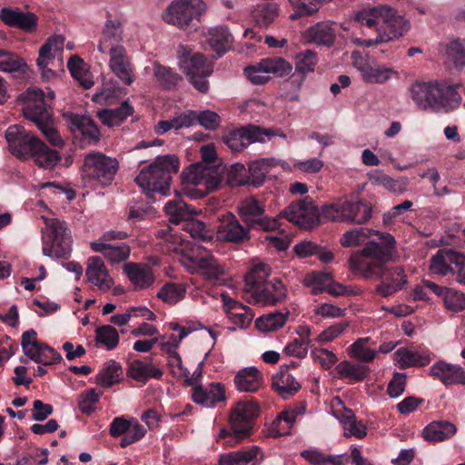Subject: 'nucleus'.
<instances>
[{
    "label": "nucleus",
    "mask_w": 465,
    "mask_h": 465,
    "mask_svg": "<svg viewBox=\"0 0 465 465\" xmlns=\"http://www.w3.org/2000/svg\"><path fill=\"white\" fill-rule=\"evenodd\" d=\"M185 114L190 117L191 124L190 127L199 124L208 130H215L220 124V116L213 111H193L186 110Z\"/></svg>",
    "instance_id": "obj_53"
},
{
    "label": "nucleus",
    "mask_w": 465,
    "mask_h": 465,
    "mask_svg": "<svg viewBox=\"0 0 465 465\" xmlns=\"http://www.w3.org/2000/svg\"><path fill=\"white\" fill-rule=\"evenodd\" d=\"M304 39L320 46L331 47L336 39V32L333 24L320 22L309 27L304 32Z\"/></svg>",
    "instance_id": "obj_30"
},
{
    "label": "nucleus",
    "mask_w": 465,
    "mask_h": 465,
    "mask_svg": "<svg viewBox=\"0 0 465 465\" xmlns=\"http://www.w3.org/2000/svg\"><path fill=\"white\" fill-rule=\"evenodd\" d=\"M11 152L20 159L33 158L41 168H53L60 161L57 151L49 148L37 136L18 125L9 126L5 133Z\"/></svg>",
    "instance_id": "obj_5"
},
{
    "label": "nucleus",
    "mask_w": 465,
    "mask_h": 465,
    "mask_svg": "<svg viewBox=\"0 0 465 465\" xmlns=\"http://www.w3.org/2000/svg\"><path fill=\"white\" fill-rule=\"evenodd\" d=\"M465 262V255L462 252L452 249H440L431 258L430 271L433 274L441 276L451 273L456 274L457 267Z\"/></svg>",
    "instance_id": "obj_20"
},
{
    "label": "nucleus",
    "mask_w": 465,
    "mask_h": 465,
    "mask_svg": "<svg viewBox=\"0 0 465 465\" xmlns=\"http://www.w3.org/2000/svg\"><path fill=\"white\" fill-rule=\"evenodd\" d=\"M232 40V35L227 27L220 26L210 30L207 41L217 57H220L229 50Z\"/></svg>",
    "instance_id": "obj_49"
},
{
    "label": "nucleus",
    "mask_w": 465,
    "mask_h": 465,
    "mask_svg": "<svg viewBox=\"0 0 465 465\" xmlns=\"http://www.w3.org/2000/svg\"><path fill=\"white\" fill-rule=\"evenodd\" d=\"M252 229L247 225L241 224L239 220L231 213L223 216V220L218 228V235L223 241L242 243L251 238L250 231Z\"/></svg>",
    "instance_id": "obj_21"
},
{
    "label": "nucleus",
    "mask_w": 465,
    "mask_h": 465,
    "mask_svg": "<svg viewBox=\"0 0 465 465\" xmlns=\"http://www.w3.org/2000/svg\"><path fill=\"white\" fill-rule=\"evenodd\" d=\"M84 60L79 56H71L67 62V68L73 78L79 81L84 89H90L94 82L84 77Z\"/></svg>",
    "instance_id": "obj_63"
},
{
    "label": "nucleus",
    "mask_w": 465,
    "mask_h": 465,
    "mask_svg": "<svg viewBox=\"0 0 465 465\" xmlns=\"http://www.w3.org/2000/svg\"><path fill=\"white\" fill-rule=\"evenodd\" d=\"M205 8L203 0H173L163 14V18L168 24L184 28L193 18L200 16Z\"/></svg>",
    "instance_id": "obj_14"
},
{
    "label": "nucleus",
    "mask_w": 465,
    "mask_h": 465,
    "mask_svg": "<svg viewBox=\"0 0 465 465\" xmlns=\"http://www.w3.org/2000/svg\"><path fill=\"white\" fill-rule=\"evenodd\" d=\"M332 415L339 420L344 430V436H354L362 439L366 436V426L356 420L355 414L350 409H347L343 401L336 397L332 400Z\"/></svg>",
    "instance_id": "obj_19"
},
{
    "label": "nucleus",
    "mask_w": 465,
    "mask_h": 465,
    "mask_svg": "<svg viewBox=\"0 0 465 465\" xmlns=\"http://www.w3.org/2000/svg\"><path fill=\"white\" fill-rule=\"evenodd\" d=\"M448 59L451 61L456 68L465 65V38L451 41L446 49Z\"/></svg>",
    "instance_id": "obj_61"
},
{
    "label": "nucleus",
    "mask_w": 465,
    "mask_h": 465,
    "mask_svg": "<svg viewBox=\"0 0 465 465\" xmlns=\"http://www.w3.org/2000/svg\"><path fill=\"white\" fill-rule=\"evenodd\" d=\"M429 375L440 381L446 387L465 385V369L458 364L439 361L430 367Z\"/></svg>",
    "instance_id": "obj_22"
},
{
    "label": "nucleus",
    "mask_w": 465,
    "mask_h": 465,
    "mask_svg": "<svg viewBox=\"0 0 465 465\" xmlns=\"http://www.w3.org/2000/svg\"><path fill=\"white\" fill-rule=\"evenodd\" d=\"M272 386L285 400L293 396L301 389V384L289 372L287 368L280 370L272 377Z\"/></svg>",
    "instance_id": "obj_35"
},
{
    "label": "nucleus",
    "mask_w": 465,
    "mask_h": 465,
    "mask_svg": "<svg viewBox=\"0 0 465 465\" xmlns=\"http://www.w3.org/2000/svg\"><path fill=\"white\" fill-rule=\"evenodd\" d=\"M372 234L379 237L380 242H368L360 252L350 258L352 270L361 273L364 278L380 273L383 264L392 259L396 244L394 237L390 233L359 227L346 231L340 240L343 247H351L363 243Z\"/></svg>",
    "instance_id": "obj_2"
},
{
    "label": "nucleus",
    "mask_w": 465,
    "mask_h": 465,
    "mask_svg": "<svg viewBox=\"0 0 465 465\" xmlns=\"http://www.w3.org/2000/svg\"><path fill=\"white\" fill-rule=\"evenodd\" d=\"M201 153L203 163H193L183 173L184 183L201 187L187 189L186 194L192 199L203 198L208 193L216 190L223 181L219 167L214 165L217 159L214 146L203 145Z\"/></svg>",
    "instance_id": "obj_6"
},
{
    "label": "nucleus",
    "mask_w": 465,
    "mask_h": 465,
    "mask_svg": "<svg viewBox=\"0 0 465 465\" xmlns=\"http://www.w3.org/2000/svg\"><path fill=\"white\" fill-rule=\"evenodd\" d=\"M457 431L456 426L447 420L432 421L422 430L423 438L430 442L443 441L451 438Z\"/></svg>",
    "instance_id": "obj_38"
},
{
    "label": "nucleus",
    "mask_w": 465,
    "mask_h": 465,
    "mask_svg": "<svg viewBox=\"0 0 465 465\" xmlns=\"http://www.w3.org/2000/svg\"><path fill=\"white\" fill-rule=\"evenodd\" d=\"M85 274L88 282L97 286L100 291H109L114 285L113 278L99 256L88 258Z\"/></svg>",
    "instance_id": "obj_25"
},
{
    "label": "nucleus",
    "mask_w": 465,
    "mask_h": 465,
    "mask_svg": "<svg viewBox=\"0 0 465 465\" xmlns=\"http://www.w3.org/2000/svg\"><path fill=\"white\" fill-rule=\"evenodd\" d=\"M109 67L124 85H131L135 80L134 66L124 46H111Z\"/></svg>",
    "instance_id": "obj_18"
},
{
    "label": "nucleus",
    "mask_w": 465,
    "mask_h": 465,
    "mask_svg": "<svg viewBox=\"0 0 465 465\" xmlns=\"http://www.w3.org/2000/svg\"><path fill=\"white\" fill-rule=\"evenodd\" d=\"M273 165L274 159L272 158H263L252 162L247 170L249 184L255 187L261 186L265 180L266 173Z\"/></svg>",
    "instance_id": "obj_50"
},
{
    "label": "nucleus",
    "mask_w": 465,
    "mask_h": 465,
    "mask_svg": "<svg viewBox=\"0 0 465 465\" xmlns=\"http://www.w3.org/2000/svg\"><path fill=\"white\" fill-rule=\"evenodd\" d=\"M26 64L17 54L0 49V71L5 73L23 72Z\"/></svg>",
    "instance_id": "obj_57"
},
{
    "label": "nucleus",
    "mask_w": 465,
    "mask_h": 465,
    "mask_svg": "<svg viewBox=\"0 0 465 465\" xmlns=\"http://www.w3.org/2000/svg\"><path fill=\"white\" fill-rule=\"evenodd\" d=\"M289 313V311L284 309L262 315L255 321V326L263 332L277 331L285 324Z\"/></svg>",
    "instance_id": "obj_48"
},
{
    "label": "nucleus",
    "mask_w": 465,
    "mask_h": 465,
    "mask_svg": "<svg viewBox=\"0 0 465 465\" xmlns=\"http://www.w3.org/2000/svg\"><path fill=\"white\" fill-rule=\"evenodd\" d=\"M191 123L192 122L190 117L185 114V112H183L170 120L160 121L155 126V133L161 135L167 133L173 128L175 130L183 127L188 128L190 127Z\"/></svg>",
    "instance_id": "obj_62"
},
{
    "label": "nucleus",
    "mask_w": 465,
    "mask_h": 465,
    "mask_svg": "<svg viewBox=\"0 0 465 465\" xmlns=\"http://www.w3.org/2000/svg\"><path fill=\"white\" fill-rule=\"evenodd\" d=\"M134 111V107L128 101H124L117 108L102 111L99 117L103 124L107 126H119L128 116L133 114Z\"/></svg>",
    "instance_id": "obj_47"
},
{
    "label": "nucleus",
    "mask_w": 465,
    "mask_h": 465,
    "mask_svg": "<svg viewBox=\"0 0 465 465\" xmlns=\"http://www.w3.org/2000/svg\"><path fill=\"white\" fill-rule=\"evenodd\" d=\"M260 69L266 74H272L277 77L289 75L292 70V64L282 57H268L259 63Z\"/></svg>",
    "instance_id": "obj_51"
},
{
    "label": "nucleus",
    "mask_w": 465,
    "mask_h": 465,
    "mask_svg": "<svg viewBox=\"0 0 465 465\" xmlns=\"http://www.w3.org/2000/svg\"><path fill=\"white\" fill-rule=\"evenodd\" d=\"M91 249L102 253L111 265L128 262L131 255V247L125 242L107 243L102 242H91Z\"/></svg>",
    "instance_id": "obj_28"
},
{
    "label": "nucleus",
    "mask_w": 465,
    "mask_h": 465,
    "mask_svg": "<svg viewBox=\"0 0 465 465\" xmlns=\"http://www.w3.org/2000/svg\"><path fill=\"white\" fill-rule=\"evenodd\" d=\"M303 283L312 291H349L340 283L336 282L331 274L322 272H313L305 276Z\"/></svg>",
    "instance_id": "obj_37"
},
{
    "label": "nucleus",
    "mask_w": 465,
    "mask_h": 465,
    "mask_svg": "<svg viewBox=\"0 0 465 465\" xmlns=\"http://www.w3.org/2000/svg\"><path fill=\"white\" fill-rule=\"evenodd\" d=\"M118 168L116 159L102 153H91L84 157L82 171L84 177L107 185L114 180Z\"/></svg>",
    "instance_id": "obj_13"
},
{
    "label": "nucleus",
    "mask_w": 465,
    "mask_h": 465,
    "mask_svg": "<svg viewBox=\"0 0 465 465\" xmlns=\"http://www.w3.org/2000/svg\"><path fill=\"white\" fill-rule=\"evenodd\" d=\"M322 214L331 222L363 224L371 219L372 206L365 200H339L323 204Z\"/></svg>",
    "instance_id": "obj_9"
},
{
    "label": "nucleus",
    "mask_w": 465,
    "mask_h": 465,
    "mask_svg": "<svg viewBox=\"0 0 465 465\" xmlns=\"http://www.w3.org/2000/svg\"><path fill=\"white\" fill-rule=\"evenodd\" d=\"M123 272L134 286L140 289L150 288L155 281L153 268L144 262H125Z\"/></svg>",
    "instance_id": "obj_23"
},
{
    "label": "nucleus",
    "mask_w": 465,
    "mask_h": 465,
    "mask_svg": "<svg viewBox=\"0 0 465 465\" xmlns=\"http://www.w3.org/2000/svg\"><path fill=\"white\" fill-rule=\"evenodd\" d=\"M430 361L428 351H413L401 347L394 352L395 364L401 369L426 366Z\"/></svg>",
    "instance_id": "obj_32"
},
{
    "label": "nucleus",
    "mask_w": 465,
    "mask_h": 465,
    "mask_svg": "<svg viewBox=\"0 0 465 465\" xmlns=\"http://www.w3.org/2000/svg\"><path fill=\"white\" fill-rule=\"evenodd\" d=\"M71 231L64 222L50 219L42 231L43 254L67 260L72 252Z\"/></svg>",
    "instance_id": "obj_10"
},
{
    "label": "nucleus",
    "mask_w": 465,
    "mask_h": 465,
    "mask_svg": "<svg viewBox=\"0 0 465 465\" xmlns=\"http://www.w3.org/2000/svg\"><path fill=\"white\" fill-rule=\"evenodd\" d=\"M179 168L180 162L175 155L159 156L153 163L141 170L135 183L150 199L154 193L166 195L170 190L172 175L177 173Z\"/></svg>",
    "instance_id": "obj_7"
},
{
    "label": "nucleus",
    "mask_w": 465,
    "mask_h": 465,
    "mask_svg": "<svg viewBox=\"0 0 465 465\" xmlns=\"http://www.w3.org/2000/svg\"><path fill=\"white\" fill-rule=\"evenodd\" d=\"M153 76L158 85L164 90H173L177 88L183 77L169 66L159 63L153 64Z\"/></svg>",
    "instance_id": "obj_45"
},
{
    "label": "nucleus",
    "mask_w": 465,
    "mask_h": 465,
    "mask_svg": "<svg viewBox=\"0 0 465 465\" xmlns=\"http://www.w3.org/2000/svg\"><path fill=\"white\" fill-rule=\"evenodd\" d=\"M24 115L26 119L35 124L52 145L63 146V139L53 125L52 113L49 112L43 103L25 105Z\"/></svg>",
    "instance_id": "obj_16"
},
{
    "label": "nucleus",
    "mask_w": 465,
    "mask_h": 465,
    "mask_svg": "<svg viewBox=\"0 0 465 465\" xmlns=\"http://www.w3.org/2000/svg\"><path fill=\"white\" fill-rule=\"evenodd\" d=\"M192 399L196 404L213 408L217 403L225 401V391L221 383L196 385L193 388Z\"/></svg>",
    "instance_id": "obj_26"
},
{
    "label": "nucleus",
    "mask_w": 465,
    "mask_h": 465,
    "mask_svg": "<svg viewBox=\"0 0 465 465\" xmlns=\"http://www.w3.org/2000/svg\"><path fill=\"white\" fill-rule=\"evenodd\" d=\"M95 341L111 351L118 346L120 338L115 328L111 325H104L96 328Z\"/></svg>",
    "instance_id": "obj_58"
},
{
    "label": "nucleus",
    "mask_w": 465,
    "mask_h": 465,
    "mask_svg": "<svg viewBox=\"0 0 465 465\" xmlns=\"http://www.w3.org/2000/svg\"><path fill=\"white\" fill-rule=\"evenodd\" d=\"M0 20L8 26L16 27L27 33L35 32L38 24V18L35 14L8 7L0 10Z\"/></svg>",
    "instance_id": "obj_24"
},
{
    "label": "nucleus",
    "mask_w": 465,
    "mask_h": 465,
    "mask_svg": "<svg viewBox=\"0 0 465 465\" xmlns=\"http://www.w3.org/2000/svg\"><path fill=\"white\" fill-rule=\"evenodd\" d=\"M277 5L275 3H264L259 5L253 13V18L257 25L267 28L277 16Z\"/></svg>",
    "instance_id": "obj_56"
},
{
    "label": "nucleus",
    "mask_w": 465,
    "mask_h": 465,
    "mask_svg": "<svg viewBox=\"0 0 465 465\" xmlns=\"http://www.w3.org/2000/svg\"><path fill=\"white\" fill-rule=\"evenodd\" d=\"M268 276L269 268L266 264H253L244 276L245 284L255 291H279L280 287L272 281H267Z\"/></svg>",
    "instance_id": "obj_31"
},
{
    "label": "nucleus",
    "mask_w": 465,
    "mask_h": 465,
    "mask_svg": "<svg viewBox=\"0 0 465 465\" xmlns=\"http://www.w3.org/2000/svg\"><path fill=\"white\" fill-rule=\"evenodd\" d=\"M69 123L74 132H78L87 143L97 142L100 139V132L94 122L84 115L71 114Z\"/></svg>",
    "instance_id": "obj_34"
},
{
    "label": "nucleus",
    "mask_w": 465,
    "mask_h": 465,
    "mask_svg": "<svg viewBox=\"0 0 465 465\" xmlns=\"http://www.w3.org/2000/svg\"><path fill=\"white\" fill-rule=\"evenodd\" d=\"M182 68L189 77L190 83L201 93H207L209 90V77L213 72V65L207 63L205 56L196 53L182 60Z\"/></svg>",
    "instance_id": "obj_15"
},
{
    "label": "nucleus",
    "mask_w": 465,
    "mask_h": 465,
    "mask_svg": "<svg viewBox=\"0 0 465 465\" xmlns=\"http://www.w3.org/2000/svg\"><path fill=\"white\" fill-rule=\"evenodd\" d=\"M460 84H450L445 81H416L410 87L414 104L423 111L450 113L459 107L461 96L458 91Z\"/></svg>",
    "instance_id": "obj_3"
},
{
    "label": "nucleus",
    "mask_w": 465,
    "mask_h": 465,
    "mask_svg": "<svg viewBox=\"0 0 465 465\" xmlns=\"http://www.w3.org/2000/svg\"><path fill=\"white\" fill-rule=\"evenodd\" d=\"M262 459L261 449L257 446H252L246 450L222 454L219 459V465H248Z\"/></svg>",
    "instance_id": "obj_36"
},
{
    "label": "nucleus",
    "mask_w": 465,
    "mask_h": 465,
    "mask_svg": "<svg viewBox=\"0 0 465 465\" xmlns=\"http://www.w3.org/2000/svg\"><path fill=\"white\" fill-rule=\"evenodd\" d=\"M166 246V252L178 255L180 262L192 273H200L212 286L233 287L231 275L218 263L205 247L184 240L173 228L165 226L156 232Z\"/></svg>",
    "instance_id": "obj_1"
},
{
    "label": "nucleus",
    "mask_w": 465,
    "mask_h": 465,
    "mask_svg": "<svg viewBox=\"0 0 465 465\" xmlns=\"http://www.w3.org/2000/svg\"><path fill=\"white\" fill-rule=\"evenodd\" d=\"M262 375L255 367L243 368L234 377L235 387L240 391H257L262 386Z\"/></svg>",
    "instance_id": "obj_33"
},
{
    "label": "nucleus",
    "mask_w": 465,
    "mask_h": 465,
    "mask_svg": "<svg viewBox=\"0 0 465 465\" xmlns=\"http://www.w3.org/2000/svg\"><path fill=\"white\" fill-rule=\"evenodd\" d=\"M164 213L172 223L179 224L182 222H187L195 214L192 209L182 199L168 201L164 205Z\"/></svg>",
    "instance_id": "obj_43"
},
{
    "label": "nucleus",
    "mask_w": 465,
    "mask_h": 465,
    "mask_svg": "<svg viewBox=\"0 0 465 465\" xmlns=\"http://www.w3.org/2000/svg\"><path fill=\"white\" fill-rule=\"evenodd\" d=\"M353 64L361 72L364 82L370 84H383L388 81L394 73L391 68L365 61L362 58L355 60Z\"/></svg>",
    "instance_id": "obj_29"
},
{
    "label": "nucleus",
    "mask_w": 465,
    "mask_h": 465,
    "mask_svg": "<svg viewBox=\"0 0 465 465\" xmlns=\"http://www.w3.org/2000/svg\"><path fill=\"white\" fill-rule=\"evenodd\" d=\"M123 40L121 25L113 20H107L103 29L97 49L102 54H106L111 46H122L118 45Z\"/></svg>",
    "instance_id": "obj_40"
},
{
    "label": "nucleus",
    "mask_w": 465,
    "mask_h": 465,
    "mask_svg": "<svg viewBox=\"0 0 465 465\" xmlns=\"http://www.w3.org/2000/svg\"><path fill=\"white\" fill-rule=\"evenodd\" d=\"M221 297L223 302V311L230 321L239 328H247L253 318L252 310L224 292L221 293Z\"/></svg>",
    "instance_id": "obj_27"
},
{
    "label": "nucleus",
    "mask_w": 465,
    "mask_h": 465,
    "mask_svg": "<svg viewBox=\"0 0 465 465\" xmlns=\"http://www.w3.org/2000/svg\"><path fill=\"white\" fill-rule=\"evenodd\" d=\"M183 229L194 240L210 242L213 239L212 233L206 229L205 223L202 221L190 218L184 223Z\"/></svg>",
    "instance_id": "obj_64"
},
{
    "label": "nucleus",
    "mask_w": 465,
    "mask_h": 465,
    "mask_svg": "<svg viewBox=\"0 0 465 465\" xmlns=\"http://www.w3.org/2000/svg\"><path fill=\"white\" fill-rule=\"evenodd\" d=\"M368 371L369 368L367 366L349 361H342L335 367L338 379H348L352 382L363 381L367 376Z\"/></svg>",
    "instance_id": "obj_44"
},
{
    "label": "nucleus",
    "mask_w": 465,
    "mask_h": 465,
    "mask_svg": "<svg viewBox=\"0 0 465 465\" xmlns=\"http://www.w3.org/2000/svg\"><path fill=\"white\" fill-rule=\"evenodd\" d=\"M298 414L299 411L294 409L281 411L270 427V434L274 437L289 435Z\"/></svg>",
    "instance_id": "obj_42"
},
{
    "label": "nucleus",
    "mask_w": 465,
    "mask_h": 465,
    "mask_svg": "<svg viewBox=\"0 0 465 465\" xmlns=\"http://www.w3.org/2000/svg\"><path fill=\"white\" fill-rule=\"evenodd\" d=\"M121 373L120 364L115 361H110L97 374L96 381L104 387H111L119 381Z\"/></svg>",
    "instance_id": "obj_55"
},
{
    "label": "nucleus",
    "mask_w": 465,
    "mask_h": 465,
    "mask_svg": "<svg viewBox=\"0 0 465 465\" xmlns=\"http://www.w3.org/2000/svg\"><path fill=\"white\" fill-rule=\"evenodd\" d=\"M385 264L382 266V271L380 273L372 275V277H381L382 284L386 291H400L407 283L406 275L401 267H392L384 271Z\"/></svg>",
    "instance_id": "obj_46"
},
{
    "label": "nucleus",
    "mask_w": 465,
    "mask_h": 465,
    "mask_svg": "<svg viewBox=\"0 0 465 465\" xmlns=\"http://www.w3.org/2000/svg\"><path fill=\"white\" fill-rule=\"evenodd\" d=\"M64 37L54 35L50 36L39 49V56L36 59L38 67L47 66L49 62L54 59L57 53L64 50Z\"/></svg>",
    "instance_id": "obj_41"
},
{
    "label": "nucleus",
    "mask_w": 465,
    "mask_h": 465,
    "mask_svg": "<svg viewBox=\"0 0 465 465\" xmlns=\"http://www.w3.org/2000/svg\"><path fill=\"white\" fill-rule=\"evenodd\" d=\"M352 19L360 25L375 29L381 42L397 39L410 29L409 21L399 15L397 10L386 5L364 7L355 12Z\"/></svg>",
    "instance_id": "obj_4"
},
{
    "label": "nucleus",
    "mask_w": 465,
    "mask_h": 465,
    "mask_svg": "<svg viewBox=\"0 0 465 465\" xmlns=\"http://www.w3.org/2000/svg\"><path fill=\"white\" fill-rule=\"evenodd\" d=\"M370 338H360L350 347V353L352 357L363 362H371L377 356V351L365 346Z\"/></svg>",
    "instance_id": "obj_60"
},
{
    "label": "nucleus",
    "mask_w": 465,
    "mask_h": 465,
    "mask_svg": "<svg viewBox=\"0 0 465 465\" xmlns=\"http://www.w3.org/2000/svg\"><path fill=\"white\" fill-rule=\"evenodd\" d=\"M294 7V12L290 15V19L296 20L304 15L315 14L322 4L331 0H289Z\"/></svg>",
    "instance_id": "obj_54"
},
{
    "label": "nucleus",
    "mask_w": 465,
    "mask_h": 465,
    "mask_svg": "<svg viewBox=\"0 0 465 465\" xmlns=\"http://www.w3.org/2000/svg\"><path fill=\"white\" fill-rule=\"evenodd\" d=\"M302 229H312L320 224L323 219L322 208L320 209L313 200L305 198L291 203L279 215Z\"/></svg>",
    "instance_id": "obj_12"
},
{
    "label": "nucleus",
    "mask_w": 465,
    "mask_h": 465,
    "mask_svg": "<svg viewBox=\"0 0 465 465\" xmlns=\"http://www.w3.org/2000/svg\"><path fill=\"white\" fill-rule=\"evenodd\" d=\"M317 62V54L312 50H305L296 55L295 69L297 73L302 74V81L306 74L314 71Z\"/></svg>",
    "instance_id": "obj_59"
},
{
    "label": "nucleus",
    "mask_w": 465,
    "mask_h": 465,
    "mask_svg": "<svg viewBox=\"0 0 465 465\" xmlns=\"http://www.w3.org/2000/svg\"><path fill=\"white\" fill-rule=\"evenodd\" d=\"M127 373L131 378L140 382H145L151 378L160 380L163 374L162 370L153 363L140 360L133 361L129 364Z\"/></svg>",
    "instance_id": "obj_39"
},
{
    "label": "nucleus",
    "mask_w": 465,
    "mask_h": 465,
    "mask_svg": "<svg viewBox=\"0 0 465 465\" xmlns=\"http://www.w3.org/2000/svg\"><path fill=\"white\" fill-rule=\"evenodd\" d=\"M32 351L28 358L39 364L52 365L62 361L61 354L44 342L34 348Z\"/></svg>",
    "instance_id": "obj_52"
},
{
    "label": "nucleus",
    "mask_w": 465,
    "mask_h": 465,
    "mask_svg": "<svg viewBox=\"0 0 465 465\" xmlns=\"http://www.w3.org/2000/svg\"><path fill=\"white\" fill-rule=\"evenodd\" d=\"M260 413V407L252 400H243L238 401L231 411L230 424L232 432L222 429L218 435V440L228 438L225 443L233 445L242 439L249 435L254 420Z\"/></svg>",
    "instance_id": "obj_8"
},
{
    "label": "nucleus",
    "mask_w": 465,
    "mask_h": 465,
    "mask_svg": "<svg viewBox=\"0 0 465 465\" xmlns=\"http://www.w3.org/2000/svg\"><path fill=\"white\" fill-rule=\"evenodd\" d=\"M269 136L266 130L249 125L228 132L223 135V141L232 151L241 152L252 143L264 142V138Z\"/></svg>",
    "instance_id": "obj_17"
},
{
    "label": "nucleus",
    "mask_w": 465,
    "mask_h": 465,
    "mask_svg": "<svg viewBox=\"0 0 465 465\" xmlns=\"http://www.w3.org/2000/svg\"><path fill=\"white\" fill-rule=\"evenodd\" d=\"M238 214L242 223L252 230L270 232L281 226L279 217L267 216L262 203L254 196L247 197L239 203Z\"/></svg>",
    "instance_id": "obj_11"
}]
</instances>
